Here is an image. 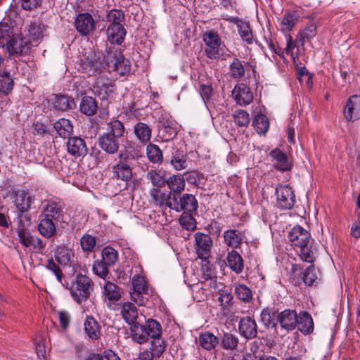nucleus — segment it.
Here are the masks:
<instances>
[{"label":"nucleus","instance_id":"nucleus-14","mask_svg":"<svg viewBox=\"0 0 360 360\" xmlns=\"http://www.w3.org/2000/svg\"><path fill=\"white\" fill-rule=\"evenodd\" d=\"M269 157L274 167L281 172L290 171L292 168V162L288 155L278 148H275L269 153Z\"/></svg>","mask_w":360,"mask_h":360},{"label":"nucleus","instance_id":"nucleus-7","mask_svg":"<svg viewBox=\"0 0 360 360\" xmlns=\"http://www.w3.org/2000/svg\"><path fill=\"white\" fill-rule=\"evenodd\" d=\"M198 207V200L195 195L190 193H184L182 195L172 197L169 202V208L180 212H195Z\"/></svg>","mask_w":360,"mask_h":360},{"label":"nucleus","instance_id":"nucleus-53","mask_svg":"<svg viewBox=\"0 0 360 360\" xmlns=\"http://www.w3.org/2000/svg\"><path fill=\"white\" fill-rule=\"evenodd\" d=\"M150 342V352L153 353L157 357H160L166 349V342L162 336L158 338H153Z\"/></svg>","mask_w":360,"mask_h":360},{"label":"nucleus","instance_id":"nucleus-8","mask_svg":"<svg viewBox=\"0 0 360 360\" xmlns=\"http://www.w3.org/2000/svg\"><path fill=\"white\" fill-rule=\"evenodd\" d=\"M6 47L10 56L19 57L30 53L32 44L30 39L20 37L16 33Z\"/></svg>","mask_w":360,"mask_h":360},{"label":"nucleus","instance_id":"nucleus-25","mask_svg":"<svg viewBox=\"0 0 360 360\" xmlns=\"http://www.w3.org/2000/svg\"><path fill=\"white\" fill-rule=\"evenodd\" d=\"M94 90L102 98H105L108 92L112 93L114 91V86L108 78L101 76L96 79Z\"/></svg>","mask_w":360,"mask_h":360},{"label":"nucleus","instance_id":"nucleus-12","mask_svg":"<svg viewBox=\"0 0 360 360\" xmlns=\"http://www.w3.org/2000/svg\"><path fill=\"white\" fill-rule=\"evenodd\" d=\"M15 205L18 211V217L20 219H25L27 221V225L31 223L30 217L27 214L30 208L31 198L25 191H19L15 192Z\"/></svg>","mask_w":360,"mask_h":360},{"label":"nucleus","instance_id":"nucleus-24","mask_svg":"<svg viewBox=\"0 0 360 360\" xmlns=\"http://www.w3.org/2000/svg\"><path fill=\"white\" fill-rule=\"evenodd\" d=\"M122 293V290L112 282L108 281L103 285V295L105 300H108L110 302L120 300Z\"/></svg>","mask_w":360,"mask_h":360},{"label":"nucleus","instance_id":"nucleus-22","mask_svg":"<svg viewBox=\"0 0 360 360\" xmlns=\"http://www.w3.org/2000/svg\"><path fill=\"white\" fill-rule=\"evenodd\" d=\"M134 134L140 143L146 145L150 141L152 129L146 123L139 122L134 126Z\"/></svg>","mask_w":360,"mask_h":360},{"label":"nucleus","instance_id":"nucleus-43","mask_svg":"<svg viewBox=\"0 0 360 360\" xmlns=\"http://www.w3.org/2000/svg\"><path fill=\"white\" fill-rule=\"evenodd\" d=\"M19 242L25 247H28L32 234L25 227L23 219L18 220V226L15 229Z\"/></svg>","mask_w":360,"mask_h":360},{"label":"nucleus","instance_id":"nucleus-11","mask_svg":"<svg viewBox=\"0 0 360 360\" xmlns=\"http://www.w3.org/2000/svg\"><path fill=\"white\" fill-rule=\"evenodd\" d=\"M212 247V240L209 235L201 232L195 234V250L199 258L205 261L208 259Z\"/></svg>","mask_w":360,"mask_h":360},{"label":"nucleus","instance_id":"nucleus-49","mask_svg":"<svg viewBox=\"0 0 360 360\" xmlns=\"http://www.w3.org/2000/svg\"><path fill=\"white\" fill-rule=\"evenodd\" d=\"M252 125L258 134H264L269 128V120L264 115L259 114L255 117Z\"/></svg>","mask_w":360,"mask_h":360},{"label":"nucleus","instance_id":"nucleus-33","mask_svg":"<svg viewBox=\"0 0 360 360\" xmlns=\"http://www.w3.org/2000/svg\"><path fill=\"white\" fill-rule=\"evenodd\" d=\"M219 343V338L210 332H205L199 335V344L205 349H214Z\"/></svg>","mask_w":360,"mask_h":360},{"label":"nucleus","instance_id":"nucleus-45","mask_svg":"<svg viewBox=\"0 0 360 360\" xmlns=\"http://www.w3.org/2000/svg\"><path fill=\"white\" fill-rule=\"evenodd\" d=\"M74 257L72 250L65 246H59L55 253V258L58 263L63 265H68L71 262Z\"/></svg>","mask_w":360,"mask_h":360},{"label":"nucleus","instance_id":"nucleus-61","mask_svg":"<svg viewBox=\"0 0 360 360\" xmlns=\"http://www.w3.org/2000/svg\"><path fill=\"white\" fill-rule=\"evenodd\" d=\"M162 136L165 140L169 141L174 138L177 134L176 128L172 122H164L160 129Z\"/></svg>","mask_w":360,"mask_h":360},{"label":"nucleus","instance_id":"nucleus-30","mask_svg":"<svg viewBox=\"0 0 360 360\" xmlns=\"http://www.w3.org/2000/svg\"><path fill=\"white\" fill-rule=\"evenodd\" d=\"M122 54L120 49L117 48L114 44L106 47L105 53H103V63L109 70L112 68L113 64L116 63L118 58H120Z\"/></svg>","mask_w":360,"mask_h":360},{"label":"nucleus","instance_id":"nucleus-10","mask_svg":"<svg viewBox=\"0 0 360 360\" xmlns=\"http://www.w3.org/2000/svg\"><path fill=\"white\" fill-rule=\"evenodd\" d=\"M75 27L80 35L86 37L96 30V21L90 13H80L75 17Z\"/></svg>","mask_w":360,"mask_h":360},{"label":"nucleus","instance_id":"nucleus-19","mask_svg":"<svg viewBox=\"0 0 360 360\" xmlns=\"http://www.w3.org/2000/svg\"><path fill=\"white\" fill-rule=\"evenodd\" d=\"M166 184L170 189V200L172 199V197L174 195H175V197L179 196L181 193L184 191L186 186L184 178L179 174H174L169 176L167 179Z\"/></svg>","mask_w":360,"mask_h":360},{"label":"nucleus","instance_id":"nucleus-51","mask_svg":"<svg viewBox=\"0 0 360 360\" xmlns=\"http://www.w3.org/2000/svg\"><path fill=\"white\" fill-rule=\"evenodd\" d=\"M44 29L45 27L41 22H31L27 31L30 37L34 41H37L42 38Z\"/></svg>","mask_w":360,"mask_h":360},{"label":"nucleus","instance_id":"nucleus-40","mask_svg":"<svg viewBox=\"0 0 360 360\" xmlns=\"http://www.w3.org/2000/svg\"><path fill=\"white\" fill-rule=\"evenodd\" d=\"M146 179L150 181L154 188L164 187L167 184L165 173L162 171L150 170L146 174Z\"/></svg>","mask_w":360,"mask_h":360},{"label":"nucleus","instance_id":"nucleus-46","mask_svg":"<svg viewBox=\"0 0 360 360\" xmlns=\"http://www.w3.org/2000/svg\"><path fill=\"white\" fill-rule=\"evenodd\" d=\"M146 154L148 160L153 163L160 164L163 161V153L160 147L150 143L146 147Z\"/></svg>","mask_w":360,"mask_h":360},{"label":"nucleus","instance_id":"nucleus-39","mask_svg":"<svg viewBox=\"0 0 360 360\" xmlns=\"http://www.w3.org/2000/svg\"><path fill=\"white\" fill-rule=\"evenodd\" d=\"M53 221L44 217L40 220L38 230L44 237L49 238L56 233V226Z\"/></svg>","mask_w":360,"mask_h":360},{"label":"nucleus","instance_id":"nucleus-60","mask_svg":"<svg viewBox=\"0 0 360 360\" xmlns=\"http://www.w3.org/2000/svg\"><path fill=\"white\" fill-rule=\"evenodd\" d=\"M235 293L239 300L245 302H249L252 297L250 289L244 284L237 285L235 287Z\"/></svg>","mask_w":360,"mask_h":360},{"label":"nucleus","instance_id":"nucleus-34","mask_svg":"<svg viewBox=\"0 0 360 360\" xmlns=\"http://www.w3.org/2000/svg\"><path fill=\"white\" fill-rule=\"evenodd\" d=\"M55 108L66 111L75 107L74 99L65 95H56L53 102Z\"/></svg>","mask_w":360,"mask_h":360},{"label":"nucleus","instance_id":"nucleus-64","mask_svg":"<svg viewBox=\"0 0 360 360\" xmlns=\"http://www.w3.org/2000/svg\"><path fill=\"white\" fill-rule=\"evenodd\" d=\"M108 266L102 260H96L93 264V271L99 277L105 278L109 273Z\"/></svg>","mask_w":360,"mask_h":360},{"label":"nucleus","instance_id":"nucleus-17","mask_svg":"<svg viewBox=\"0 0 360 360\" xmlns=\"http://www.w3.org/2000/svg\"><path fill=\"white\" fill-rule=\"evenodd\" d=\"M277 321L283 329L290 331L296 328L298 323V316L295 311L285 309L278 314Z\"/></svg>","mask_w":360,"mask_h":360},{"label":"nucleus","instance_id":"nucleus-63","mask_svg":"<svg viewBox=\"0 0 360 360\" xmlns=\"http://www.w3.org/2000/svg\"><path fill=\"white\" fill-rule=\"evenodd\" d=\"M46 247V241L38 236L32 237L27 248H30L32 252L36 253H42Z\"/></svg>","mask_w":360,"mask_h":360},{"label":"nucleus","instance_id":"nucleus-55","mask_svg":"<svg viewBox=\"0 0 360 360\" xmlns=\"http://www.w3.org/2000/svg\"><path fill=\"white\" fill-rule=\"evenodd\" d=\"M237 28L240 37L248 44H251L252 43V33L250 25L241 21L237 24Z\"/></svg>","mask_w":360,"mask_h":360},{"label":"nucleus","instance_id":"nucleus-59","mask_svg":"<svg viewBox=\"0 0 360 360\" xmlns=\"http://www.w3.org/2000/svg\"><path fill=\"white\" fill-rule=\"evenodd\" d=\"M193 212H183L179 218V223L181 226L188 230L193 231L195 229V219L192 216Z\"/></svg>","mask_w":360,"mask_h":360},{"label":"nucleus","instance_id":"nucleus-50","mask_svg":"<svg viewBox=\"0 0 360 360\" xmlns=\"http://www.w3.org/2000/svg\"><path fill=\"white\" fill-rule=\"evenodd\" d=\"M170 164L178 171L186 169L187 167L186 155L182 154L179 150H176V152L172 154Z\"/></svg>","mask_w":360,"mask_h":360},{"label":"nucleus","instance_id":"nucleus-38","mask_svg":"<svg viewBox=\"0 0 360 360\" xmlns=\"http://www.w3.org/2000/svg\"><path fill=\"white\" fill-rule=\"evenodd\" d=\"M84 330L91 340H97L101 334L100 326L92 316L86 317L84 322Z\"/></svg>","mask_w":360,"mask_h":360},{"label":"nucleus","instance_id":"nucleus-58","mask_svg":"<svg viewBox=\"0 0 360 360\" xmlns=\"http://www.w3.org/2000/svg\"><path fill=\"white\" fill-rule=\"evenodd\" d=\"M230 75L234 79H240L245 75V68L238 58H234L231 63Z\"/></svg>","mask_w":360,"mask_h":360},{"label":"nucleus","instance_id":"nucleus-21","mask_svg":"<svg viewBox=\"0 0 360 360\" xmlns=\"http://www.w3.org/2000/svg\"><path fill=\"white\" fill-rule=\"evenodd\" d=\"M113 177L126 183L132 178V169L127 162L120 161L112 167Z\"/></svg>","mask_w":360,"mask_h":360},{"label":"nucleus","instance_id":"nucleus-4","mask_svg":"<svg viewBox=\"0 0 360 360\" xmlns=\"http://www.w3.org/2000/svg\"><path fill=\"white\" fill-rule=\"evenodd\" d=\"M105 65L99 60L97 54L91 51L88 56L80 59L78 70L88 77L101 75Z\"/></svg>","mask_w":360,"mask_h":360},{"label":"nucleus","instance_id":"nucleus-62","mask_svg":"<svg viewBox=\"0 0 360 360\" xmlns=\"http://www.w3.org/2000/svg\"><path fill=\"white\" fill-rule=\"evenodd\" d=\"M233 117L238 127H247L250 121L249 114L243 110H236Z\"/></svg>","mask_w":360,"mask_h":360},{"label":"nucleus","instance_id":"nucleus-20","mask_svg":"<svg viewBox=\"0 0 360 360\" xmlns=\"http://www.w3.org/2000/svg\"><path fill=\"white\" fill-rule=\"evenodd\" d=\"M232 94L235 101L240 105H247L250 104L253 99V96L250 88L243 84L238 86H236Z\"/></svg>","mask_w":360,"mask_h":360},{"label":"nucleus","instance_id":"nucleus-26","mask_svg":"<svg viewBox=\"0 0 360 360\" xmlns=\"http://www.w3.org/2000/svg\"><path fill=\"white\" fill-rule=\"evenodd\" d=\"M130 326V335L134 342L143 344L148 341L145 325L136 322Z\"/></svg>","mask_w":360,"mask_h":360},{"label":"nucleus","instance_id":"nucleus-35","mask_svg":"<svg viewBox=\"0 0 360 360\" xmlns=\"http://www.w3.org/2000/svg\"><path fill=\"white\" fill-rule=\"evenodd\" d=\"M224 239L226 245L237 248L240 245L243 237L239 231L230 229L224 233Z\"/></svg>","mask_w":360,"mask_h":360},{"label":"nucleus","instance_id":"nucleus-41","mask_svg":"<svg viewBox=\"0 0 360 360\" xmlns=\"http://www.w3.org/2000/svg\"><path fill=\"white\" fill-rule=\"evenodd\" d=\"M221 347L226 350H236L238 345V338L231 333H224L220 338Z\"/></svg>","mask_w":360,"mask_h":360},{"label":"nucleus","instance_id":"nucleus-6","mask_svg":"<svg viewBox=\"0 0 360 360\" xmlns=\"http://www.w3.org/2000/svg\"><path fill=\"white\" fill-rule=\"evenodd\" d=\"M202 40L206 45L205 53L206 56L212 60H219L221 56L220 46L221 39L218 32L214 30L203 33Z\"/></svg>","mask_w":360,"mask_h":360},{"label":"nucleus","instance_id":"nucleus-52","mask_svg":"<svg viewBox=\"0 0 360 360\" xmlns=\"http://www.w3.org/2000/svg\"><path fill=\"white\" fill-rule=\"evenodd\" d=\"M107 21L109 25H116L118 26H123L122 22L124 21V13L122 10L112 9L109 11L107 16Z\"/></svg>","mask_w":360,"mask_h":360},{"label":"nucleus","instance_id":"nucleus-37","mask_svg":"<svg viewBox=\"0 0 360 360\" xmlns=\"http://www.w3.org/2000/svg\"><path fill=\"white\" fill-rule=\"evenodd\" d=\"M15 34L13 27L6 22H0V47L6 46Z\"/></svg>","mask_w":360,"mask_h":360},{"label":"nucleus","instance_id":"nucleus-29","mask_svg":"<svg viewBox=\"0 0 360 360\" xmlns=\"http://www.w3.org/2000/svg\"><path fill=\"white\" fill-rule=\"evenodd\" d=\"M297 326L300 332L304 335L310 334L314 330L313 319L307 311L300 312Z\"/></svg>","mask_w":360,"mask_h":360},{"label":"nucleus","instance_id":"nucleus-32","mask_svg":"<svg viewBox=\"0 0 360 360\" xmlns=\"http://www.w3.org/2000/svg\"><path fill=\"white\" fill-rule=\"evenodd\" d=\"M227 262L230 269L237 274L243 271L244 267L243 259L237 251L233 250L228 253Z\"/></svg>","mask_w":360,"mask_h":360},{"label":"nucleus","instance_id":"nucleus-13","mask_svg":"<svg viewBox=\"0 0 360 360\" xmlns=\"http://www.w3.org/2000/svg\"><path fill=\"white\" fill-rule=\"evenodd\" d=\"M63 206L61 202L51 199L44 202L43 217L52 220L60 221L63 217Z\"/></svg>","mask_w":360,"mask_h":360},{"label":"nucleus","instance_id":"nucleus-31","mask_svg":"<svg viewBox=\"0 0 360 360\" xmlns=\"http://www.w3.org/2000/svg\"><path fill=\"white\" fill-rule=\"evenodd\" d=\"M80 112L85 115L92 116L98 110V105L96 99L91 96H84L79 104Z\"/></svg>","mask_w":360,"mask_h":360},{"label":"nucleus","instance_id":"nucleus-54","mask_svg":"<svg viewBox=\"0 0 360 360\" xmlns=\"http://www.w3.org/2000/svg\"><path fill=\"white\" fill-rule=\"evenodd\" d=\"M118 259L117 252L112 247L108 246L103 248L102 251V261L107 265H113Z\"/></svg>","mask_w":360,"mask_h":360},{"label":"nucleus","instance_id":"nucleus-36","mask_svg":"<svg viewBox=\"0 0 360 360\" xmlns=\"http://www.w3.org/2000/svg\"><path fill=\"white\" fill-rule=\"evenodd\" d=\"M150 195L156 206L162 207L166 206L169 207V193L166 194L162 191L160 188H153L150 190Z\"/></svg>","mask_w":360,"mask_h":360},{"label":"nucleus","instance_id":"nucleus-2","mask_svg":"<svg viewBox=\"0 0 360 360\" xmlns=\"http://www.w3.org/2000/svg\"><path fill=\"white\" fill-rule=\"evenodd\" d=\"M291 245L300 249V257L304 262L312 263L315 258L309 245L311 240L310 233L300 226H295L288 233Z\"/></svg>","mask_w":360,"mask_h":360},{"label":"nucleus","instance_id":"nucleus-18","mask_svg":"<svg viewBox=\"0 0 360 360\" xmlns=\"http://www.w3.org/2000/svg\"><path fill=\"white\" fill-rule=\"evenodd\" d=\"M240 334L246 339H252L257 337V325L254 319L245 316L240 319L238 324Z\"/></svg>","mask_w":360,"mask_h":360},{"label":"nucleus","instance_id":"nucleus-5","mask_svg":"<svg viewBox=\"0 0 360 360\" xmlns=\"http://www.w3.org/2000/svg\"><path fill=\"white\" fill-rule=\"evenodd\" d=\"M131 283L132 289L129 292L131 300L139 306L146 305L148 287L144 277L136 274L132 278Z\"/></svg>","mask_w":360,"mask_h":360},{"label":"nucleus","instance_id":"nucleus-9","mask_svg":"<svg viewBox=\"0 0 360 360\" xmlns=\"http://www.w3.org/2000/svg\"><path fill=\"white\" fill-rule=\"evenodd\" d=\"M276 205L282 210H290L295 202V195L288 186L279 185L276 188Z\"/></svg>","mask_w":360,"mask_h":360},{"label":"nucleus","instance_id":"nucleus-1","mask_svg":"<svg viewBox=\"0 0 360 360\" xmlns=\"http://www.w3.org/2000/svg\"><path fill=\"white\" fill-rule=\"evenodd\" d=\"M124 132L125 128L123 123L117 119H113L107 124V131L98 138L100 148L108 154H115L119 150L121 139Z\"/></svg>","mask_w":360,"mask_h":360},{"label":"nucleus","instance_id":"nucleus-27","mask_svg":"<svg viewBox=\"0 0 360 360\" xmlns=\"http://www.w3.org/2000/svg\"><path fill=\"white\" fill-rule=\"evenodd\" d=\"M121 315L123 319L129 325L136 322L138 318V309L134 304L127 302L122 304L121 309Z\"/></svg>","mask_w":360,"mask_h":360},{"label":"nucleus","instance_id":"nucleus-3","mask_svg":"<svg viewBox=\"0 0 360 360\" xmlns=\"http://www.w3.org/2000/svg\"><path fill=\"white\" fill-rule=\"evenodd\" d=\"M94 287L93 281L86 275L80 274L72 282L69 290L73 299L81 304L89 297Z\"/></svg>","mask_w":360,"mask_h":360},{"label":"nucleus","instance_id":"nucleus-15","mask_svg":"<svg viewBox=\"0 0 360 360\" xmlns=\"http://www.w3.org/2000/svg\"><path fill=\"white\" fill-rule=\"evenodd\" d=\"M344 117L348 122H355L360 119V96H352L344 108Z\"/></svg>","mask_w":360,"mask_h":360},{"label":"nucleus","instance_id":"nucleus-23","mask_svg":"<svg viewBox=\"0 0 360 360\" xmlns=\"http://www.w3.org/2000/svg\"><path fill=\"white\" fill-rule=\"evenodd\" d=\"M126 33L123 26L116 25H108L106 30L108 40L112 44H121L124 39Z\"/></svg>","mask_w":360,"mask_h":360},{"label":"nucleus","instance_id":"nucleus-16","mask_svg":"<svg viewBox=\"0 0 360 360\" xmlns=\"http://www.w3.org/2000/svg\"><path fill=\"white\" fill-rule=\"evenodd\" d=\"M67 150L68 153L75 158L84 157L88 151L85 141L79 136L69 137Z\"/></svg>","mask_w":360,"mask_h":360},{"label":"nucleus","instance_id":"nucleus-42","mask_svg":"<svg viewBox=\"0 0 360 360\" xmlns=\"http://www.w3.org/2000/svg\"><path fill=\"white\" fill-rule=\"evenodd\" d=\"M14 86L13 78L7 71L0 72V91L7 95L13 90Z\"/></svg>","mask_w":360,"mask_h":360},{"label":"nucleus","instance_id":"nucleus-57","mask_svg":"<svg viewBox=\"0 0 360 360\" xmlns=\"http://www.w3.org/2000/svg\"><path fill=\"white\" fill-rule=\"evenodd\" d=\"M316 34V27L314 25L311 24L307 26L303 31L299 33L297 37V42L300 44V46H304V39H310L313 38Z\"/></svg>","mask_w":360,"mask_h":360},{"label":"nucleus","instance_id":"nucleus-44","mask_svg":"<svg viewBox=\"0 0 360 360\" xmlns=\"http://www.w3.org/2000/svg\"><path fill=\"white\" fill-rule=\"evenodd\" d=\"M298 20V15L295 12H285L280 23L283 32H289Z\"/></svg>","mask_w":360,"mask_h":360},{"label":"nucleus","instance_id":"nucleus-48","mask_svg":"<svg viewBox=\"0 0 360 360\" xmlns=\"http://www.w3.org/2000/svg\"><path fill=\"white\" fill-rule=\"evenodd\" d=\"M130 70V62L129 60L126 59L122 54L118 58V60L113 64V66L110 70V71L117 72L121 76L129 73Z\"/></svg>","mask_w":360,"mask_h":360},{"label":"nucleus","instance_id":"nucleus-56","mask_svg":"<svg viewBox=\"0 0 360 360\" xmlns=\"http://www.w3.org/2000/svg\"><path fill=\"white\" fill-rule=\"evenodd\" d=\"M317 274L314 265L307 267L302 274V280L306 285L311 286L317 283Z\"/></svg>","mask_w":360,"mask_h":360},{"label":"nucleus","instance_id":"nucleus-28","mask_svg":"<svg viewBox=\"0 0 360 360\" xmlns=\"http://www.w3.org/2000/svg\"><path fill=\"white\" fill-rule=\"evenodd\" d=\"M53 128L60 137L66 139L71 137L73 132V125L70 120L65 118L59 119L53 124Z\"/></svg>","mask_w":360,"mask_h":360},{"label":"nucleus","instance_id":"nucleus-47","mask_svg":"<svg viewBox=\"0 0 360 360\" xmlns=\"http://www.w3.org/2000/svg\"><path fill=\"white\" fill-rule=\"evenodd\" d=\"M144 325L148 338L162 336V326L158 321L149 319L146 321Z\"/></svg>","mask_w":360,"mask_h":360}]
</instances>
